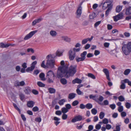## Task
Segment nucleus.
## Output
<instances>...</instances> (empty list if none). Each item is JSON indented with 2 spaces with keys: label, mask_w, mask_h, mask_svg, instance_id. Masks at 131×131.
Returning <instances> with one entry per match:
<instances>
[{
  "label": "nucleus",
  "mask_w": 131,
  "mask_h": 131,
  "mask_svg": "<svg viewBox=\"0 0 131 131\" xmlns=\"http://www.w3.org/2000/svg\"><path fill=\"white\" fill-rule=\"evenodd\" d=\"M66 71V77L68 78L70 76H73L77 72V66L71 65L68 68V66H64Z\"/></svg>",
  "instance_id": "nucleus-1"
},
{
  "label": "nucleus",
  "mask_w": 131,
  "mask_h": 131,
  "mask_svg": "<svg viewBox=\"0 0 131 131\" xmlns=\"http://www.w3.org/2000/svg\"><path fill=\"white\" fill-rule=\"evenodd\" d=\"M81 49L80 48H73V50L70 49L68 52L69 58L70 60H73L74 59L76 56V53L80 51Z\"/></svg>",
  "instance_id": "nucleus-2"
},
{
  "label": "nucleus",
  "mask_w": 131,
  "mask_h": 131,
  "mask_svg": "<svg viewBox=\"0 0 131 131\" xmlns=\"http://www.w3.org/2000/svg\"><path fill=\"white\" fill-rule=\"evenodd\" d=\"M66 72L64 66L59 67H58L57 72V76L58 78L59 79L63 77V74H65L66 76Z\"/></svg>",
  "instance_id": "nucleus-3"
},
{
  "label": "nucleus",
  "mask_w": 131,
  "mask_h": 131,
  "mask_svg": "<svg viewBox=\"0 0 131 131\" xmlns=\"http://www.w3.org/2000/svg\"><path fill=\"white\" fill-rule=\"evenodd\" d=\"M46 77L48 79V82L49 83H53L54 79V75L53 72L51 70L48 71L47 73Z\"/></svg>",
  "instance_id": "nucleus-4"
},
{
  "label": "nucleus",
  "mask_w": 131,
  "mask_h": 131,
  "mask_svg": "<svg viewBox=\"0 0 131 131\" xmlns=\"http://www.w3.org/2000/svg\"><path fill=\"white\" fill-rule=\"evenodd\" d=\"M122 50L123 53L126 55H128L131 52L126 45L123 46L122 47Z\"/></svg>",
  "instance_id": "nucleus-5"
},
{
  "label": "nucleus",
  "mask_w": 131,
  "mask_h": 131,
  "mask_svg": "<svg viewBox=\"0 0 131 131\" xmlns=\"http://www.w3.org/2000/svg\"><path fill=\"white\" fill-rule=\"evenodd\" d=\"M54 60L53 59L48 60L46 64L48 68H53L54 67Z\"/></svg>",
  "instance_id": "nucleus-6"
},
{
  "label": "nucleus",
  "mask_w": 131,
  "mask_h": 131,
  "mask_svg": "<svg viewBox=\"0 0 131 131\" xmlns=\"http://www.w3.org/2000/svg\"><path fill=\"white\" fill-rule=\"evenodd\" d=\"M37 31V30H35L31 32L25 36L24 39L25 40L31 38L36 33Z\"/></svg>",
  "instance_id": "nucleus-7"
},
{
  "label": "nucleus",
  "mask_w": 131,
  "mask_h": 131,
  "mask_svg": "<svg viewBox=\"0 0 131 131\" xmlns=\"http://www.w3.org/2000/svg\"><path fill=\"white\" fill-rule=\"evenodd\" d=\"M123 17V13H121L117 15L113 16V18L114 21L116 22L118 20L122 19Z\"/></svg>",
  "instance_id": "nucleus-8"
},
{
  "label": "nucleus",
  "mask_w": 131,
  "mask_h": 131,
  "mask_svg": "<svg viewBox=\"0 0 131 131\" xmlns=\"http://www.w3.org/2000/svg\"><path fill=\"white\" fill-rule=\"evenodd\" d=\"M82 119V116L79 115L74 117L71 120V122L73 123H74L76 121H81Z\"/></svg>",
  "instance_id": "nucleus-9"
},
{
  "label": "nucleus",
  "mask_w": 131,
  "mask_h": 131,
  "mask_svg": "<svg viewBox=\"0 0 131 131\" xmlns=\"http://www.w3.org/2000/svg\"><path fill=\"white\" fill-rule=\"evenodd\" d=\"M82 8L81 6H80L78 8L76 13V17L78 18L81 16L82 13Z\"/></svg>",
  "instance_id": "nucleus-10"
},
{
  "label": "nucleus",
  "mask_w": 131,
  "mask_h": 131,
  "mask_svg": "<svg viewBox=\"0 0 131 131\" xmlns=\"http://www.w3.org/2000/svg\"><path fill=\"white\" fill-rule=\"evenodd\" d=\"M103 71L105 73L107 79L109 81L111 80L110 78L109 73L108 70L107 69H104L103 70Z\"/></svg>",
  "instance_id": "nucleus-11"
},
{
  "label": "nucleus",
  "mask_w": 131,
  "mask_h": 131,
  "mask_svg": "<svg viewBox=\"0 0 131 131\" xmlns=\"http://www.w3.org/2000/svg\"><path fill=\"white\" fill-rule=\"evenodd\" d=\"M82 82V80L78 78H76L74 80H73L72 83L73 84L75 83L80 84Z\"/></svg>",
  "instance_id": "nucleus-12"
},
{
  "label": "nucleus",
  "mask_w": 131,
  "mask_h": 131,
  "mask_svg": "<svg viewBox=\"0 0 131 131\" xmlns=\"http://www.w3.org/2000/svg\"><path fill=\"white\" fill-rule=\"evenodd\" d=\"M125 14L126 15H129L131 14V7H129L126 8Z\"/></svg>",
  "instance_id": "nucleus-13"
},
{
  "label": "nucleus",
  "mask_w": 131,
  "mask_h": 131,
  "mask_svg": "<svg viewBox=\"0 0 131 131\" xmlns=\"http://www.w3.org/2000/svg\"><path fill=\"white\" fill-rule=\"evenodd\" d=\"M35 103L32 101H28L27 102V105L29 107H32Z\"/></svg>",
  "instance_id": "nucleus-14"
},
{
  "label": "nucleus",
  "mask_w": 131,
  "mask_h": 131,
  "mask_svg": "<svg viewBox=\"0 0 131 131\" xmlns=\"http://www.w3.org/2000/svg\"><path fill=\"white\" fill-rule=\"evenodd\" d=\"M76 94L74 93H71L68 95V98L70 99H72L75 97Z\"/></svg>",
  "instance_id": "nucleus-15"
},
{
  "label": "nucleus",
  "mask_w": 131,
  "mask_h": 131,
  "mask_svg": "<svg viewBox=\"0 0 131 131\" xmlns=\"http://www.w3.org/2000/svg\"><path fill=\"white\" fill-rule=\"evenodd\" d=\"M61 83L63 85H65L67 83V81L65 78H62L60 80Z\"/></svg>",
  "instance_id": "nucleus-16"
},
{
  "label": "nucleus",
  "mask_w": 131,
  "mask_h": 131,
  "mask_svg": "<svg viewBox=\"0 0 131 131\" xmlns=\"http://www.w3.org/2000/svg\"><path fill=\"white\" fill-rule=\"evenodd\" d=\"M24 91L25 93L27 94H29L31 92V90L30 88L28 87H26L24 90Z\"/></svg>",
  "instance_id": "nucleus-17"
},
{
  "label": "nucleus",
  "mask_w": 131,
  "mask_h": 131,
  "mask_svg": "<svg viewBox=\"0 0 131 131\" xmlns=\"http://www.w3.org/2000/svg\"><path fill=\"white\" fill-rule=\"evenodd\" d=\"M45 74L43 73H40L39 75V78H40L41 80L42 81H45L46 79L45 77Z\"/></svg>",
  "instance_id": "nucleus-18"
},
{
  "label": "nucleus",
  "mask_w": 131,
  "mask_h": 131,
  "mask_svg": "<svg viewBox=\"0 0 131 131\" xmlns=\"http://www.w3.org/2000/svg\"><path fill=\"white\" fill-rule=\"evenodd\" d=\"M10 46V45L8 44H4L3 43H0V47L2 48H6Z\"/></svg>",
  "instance_id": "nucleus-19"
},
{
  "label": "nucleus",
  "mask_w": 131,
  "mask_h": 131,
  "mask_svg": "<svg viewBox=\"0 0 131 131\" xmlns=\"http://www.w3.org/2000/svg\"><path fill=\"white\" fill-rule=\"evenodd\" d=\"M112 7L110 6L108 7L107 9L106 10L105 12V16L106 17L109 14V13L111 11V10L112 9Z\"/></svg>",
  "instance_id": "nucleus-20"
},
{
  "label": "nucleus",
  "mask_w": 131,
  "mask_h": 131,
  "mask_svg": "<svg viewBox=\"0 0 131 131\" xmlns=\"http://www.w3.org/2000/svg\"><path fill=\"white\" fill-rule=\"evenodd\" d=\"M122 6L120 5L117 6L115 9V11L116 12L119 13L122 10Z\"/></svg>",
  "instance_id": "nucleus-21"
},
{
  "label": "nucleus",
  "mask_w": 131,
  "mask_h": 131,
  "mask_svg": "<svg viewBox=\"0 0 131 131\" xmlns=\"http://www.w3.org/2000/svg\"><path fill=\"white\" fill-rule=\"evenodd\" d=\"M62 40L68 42H70L71 41L70 39L67 37H62Z\"/></svg>",
  "instance_id": "nucleus-22"
},
{
  "label": "nucleus",
  "mask_w": 131,
  "mask_h": 131,
  "mask_svg": "<svg viewBox=\"0 0 131 131\" xmlns=\"http://www.w3.org/2000/svg\"><path fill=\"white\" fill-rule=\"evenodd\" d=\"M19 95L21 100L23 102H24L25 101L24 99L25 98V96L22 93H20Z\"/></svg>",
  "instance_id": "nucleus-23"
},
{
  "label": "nucleus",
  "mask_w": 131,
  "mask_h": 131,
  "mask_svg": "<svg viewBox=\"0 0 131 131\" xmlns=\"http://www.w3.org/2000/svg\"><path fill=\"white\" fill-rule=\"evenodd\" d=\"M41 20V19L40 18H39L34 20L32 22V25L33 26L35 25L37 23L40 22Z\"/></svg>",
  "instance_id": "nucleus-24"
},
{
  "label": "nucleus",
  "mask_w": 131,
  "mask_h": 131,
  "mask_svg": "<svg viewBox=\"0 0 131 131\" xmlns=\"http://www.w3.org/2000/svg\"><path fill=\"white\" fill-rule=\"evenodd\" d=\"M87 54V52L86 51L83 52L81 54V57L84 60L85 58V56Z\"/></svg>",
  "instance_id": "nucleus-25"
},
{
  "label": "nucleus",
  "mask_w": 131,
  "mask_h": 131,
  "mask_svg": "<svg viewBox=\"0 0 131 131\" xmlns=\"http://www.w3.org/2000/svg\"><path fill=\"white\" fill-rule=\"evenodd\" d=\"M48 90L49 92L51 94L54 93L56 92L55 90L51 88H49Z\"/></svg>",
  "instance_id": "nucleus-26"
},
{
  "label": "nucleus",
  "mask_w": 131,
  "mask_h": 131,
  "mask_svg": "<svg viewBox=\"0 0 131 131\" xmlns=\"http://www.w3.org/2000/svg\"><path fill=\"white\" fill-rule=\"evenodd\" d=\"M50 34L52 37H55L57 33L55 31L51 30L50 32Z\"/></svg>",
  "instance_id": "nucleus-27"
},
{
  "label": "nucleus",
  "mask_w": 131,
  "mask_h": 131,
  "mask_svg": "<svg viewBox=\"0 0 131 131\" xmlns=\"http://www.w3.org/2000/svg\"><path fill=\"white\" fill-rule=\"evenodd\" d=\"M110 6L109 4H108L106 2H105L103 4V8L104 9H105L107 7Z\"/></svg>",
  "instance_id": "nucleus-28"
},
{
  "label": "nucleus",
  "mask_w": 131,
  "mask_h": 131,
  "mask_svg": "<svg viewBox=\"0 0 131 131\" xmlns=\"http://www.w3.org/2000/svg\"><path fill=\"white\" fill-rule=\"evenodd\" d=\"M131 70L130 69H127L124 71V74L125 75H127L130 72Z\"/></svg>",
  "instance_id": "nucleus-29"
},
{
  "label": "nucleus",
  "mask_w": 131,
  "mask_h": 131,
  "mask_svg": "<svg viewBox=\"0 0 131 131\" xmlns=\"http://www.w3.org/2000/svg\"><path fill=\"white\" fill-rule=\"evenodd\" d=\"M34 69V67L31 66L30 67H28L26 69V71L27 72H29L32 71Z\"/></svg>",
  "instance_id": "nucleus-30"
},
{
  "label": "nucleus",
  "mask_w": 131,
  "mask_h": 131,
  "mask_svg": "<svg viewBox=\"0 0 131 131\" xmlns=\"http://www.w3.org/2000/svg\"><path fill=\"white\" fill-rule=\"evenodd\" d=\"M96 95H93L92 94H91L89 96V97L90 99H92L93 100H95V101L97 102V100L96 98Z\"/></svg>",
  "instance_id": "nucleus-31"
},
{
  "label": "nucleus",
  "mask_w": 131,
  "mask_h": 131,
  "mask_svg": "<svg viewBox=\"0 0 131 131\" xmlns=\"http://www.w3.org/2000/svg\"><path fill=\"white\" fill-rule=\"evenodd\" d=\"M37 84L39 86L41 87H44L45 86V84L40 81H38L37 82Z\"/></svg>",
  "instance_id": "nucleus-32"
},
{
  "label": "nucleus",
  "mask_w": 131,
  "mask_h": 131,
  "mask_svg": "<svg viewBox=\"0 0 131 131\" xmlns=\"http://www.w3.org/2000/svg\"><path fill=\"white\" fill-rule=\"evenodd\" d=\"M85 107L88 109H90L92 108V105L91 103H88L85 105Z\"/></svg>",
  "instance_id": "nucleus-33"
},
{
  "label": "nucleus",
  "mask_w": 131,
  "mask_h": 131,
  "mask_svg": "<svg viewBox=\"0 0 131 131\" xmlns=\"http://www.w3.org/2000/svg\"><path fill=\"white\" fill-rule=\"evenodd\" d=\"M75 60L77 62H79L81 61H83L84 60L81 57H78L75 58Z\"/></svg>",
  "instance_id": "nucleus-34"
},
{
  "label": "nucleus",
  "mask_w": 131,
  "mask_h": 131,
  "mask_svg": "<svg viewBox=\"0 0 131 131\" xmlns=\"http://www.w3.org/2000/svg\"><path fill=\"white\" fill-rule=\"evenodd\" d=\"M118 99L119 101L121 102L124 101L125 99L124 97L122 95H120L118 97Z\"/></svg>",
  "instance_id": "nucleus-35"
},
{
  "label": "nucleus",
  "mask_w": 131,
  "mask_h": 131,
  "mask_svg": "<svg viewBox=\"0 0 131 131\" xmlns=\"http://www.w3.org/2000/svg\"><path fill=\"white\" fill-rule=\"evenodd\" d=\"M13 105L15 109L17 110L19 112V113L20 114L21 113V111L20 110L18 107L17 105L15 103H13Z\"/></svg>",
  "instance_id": "nucleus-36"
},
{
  "label": "nucleus",
  "mask_w": 131,
  "mask_h": 131,
  "mask_svg": "<svg viewBox=\"0 0 131 131\" xmlns=\"http://www.w3.org/2000/svg\"><path fill=\"white\" fill-rule=\"evenodd\" d=\"M65 102V100L62 99L59 101L58 102V103L60 105H63L64 103Z\"/></svg>",
  "instance_id": "nucleus-37"
},
{
  "label": "nucleus",
  "mask_w": 131,
  "mask_h": 131,
  "mask_svg": "<svg viewBox=\"0 0 131 131\" xmlns=\"http://www.w3.org/2000/svg\"><path fill=\"white\" fill-rule=\"evenodd\" d=\"M61 111L63 114H65L68 111V110L65 107H63L61 109Z\"/></svg>",
  "instance_id": "nucleus-38"
},
{
  "label": "nucleus",
  "mask_w": 131,
  "mask_h": 131,
  "mask_svg": "<svg viewBox=\"0 0 131 131\" xmlns=\"http://www.w3.org/2000/svg\"><path fill=\"white\" fill-rule=\"evenodd\" d=\"M95 17V14L93 13L89 15V18L91 19H93Z\"/></svg>",
  "instance_id": "nucleus-39"
},
{
  "label": "nucleus",
  "mask_w": 131,
  "mask_h": 131,
  "mask_svg": "<svg viewBox=\"0 0 131 131\" xmlns=\"http://www.w3.org/2000/svg\"><path fill=\"white\" fill-rule=\"evenodd\" d=\"M88 76L93 79H95V75L92 74L91 73H89L88 74Z\"/></svg>",
  "instance_id": "nucleus-40"
},
{
  "label": "nucleus",
  "mask_w": 131,
  "mask_h": 131,
  "mask_svg": "<svg viewBox=\"0 0 131 131\" xmlns=\"http://www.w3.org/2000/svg\"><path fill=\"white\" fill-rule=\"evenodd\" d=\"M105 114L103 112H100L99 115V117L101 119H103L104 117Z\"/></svg>",
  "instance_id": "nucleus-41"
},
{
  "label": "nucleus",
  "mask_w": 131,
  "mask_h": 131,
  "mask_svg": "<svg viewBox=\"0 0 131 131\" xmlns=\"http://www.w3.org/2000/svg\"><path fill=\"white\" fill-rule=\"evenodd\" d=\"M91 112L94 115H95L97 112V110L95 108L92 109L91 110Z\"/></svg>",
  "instance_id": "nucleus-42"
},
{
  "label": "nucleus",
  "mask_w": 131,
  "mask_h": 131,
  "mask_svg": "<svg viewBox=\"0 0 131 131\" xmlns=\"http://www.w3.org/2000/svg\"><path fill=\"white\" fill-rule=\"evenodd\" d=\"M79 102L77 100H75L72 103V105L73 106H75L78 104Z\"/></svg>",
  "instance_id": "nucleus-43"
},
{
  "label": "nucleus",
  "mask_w": 131,
  "mask_h": 131,
  "mask_svg": "<svg viewBox=\"0 0 131 131\" xmlns=\"http://www.w3.org/2000/svg\"><path fill=\"white\" fill-rule=\"evenodd\" d=\"M118 110L120 112H122L123 110V106H120L118 108Z\"/></svg>",
  "instance_id": "nucleus-44"
},
{
  "label": "nucleus",
  "mask_w": 131,
  "mask_h": 131,
  "mask_svg": "<svg viewBox=\"0 0 131 131\" xmlns=\"http://www.w3.org/2000/svg\"><path fill=\"white\" fill-rule=\"evenodd\" d=\"M27 51L28 52H31L32 53H34V49L32 48L27 49Z\"/></svg>",
  "instance_id": "nucleus-45"
},
{
  "label": "nucleus",
  "mask_w": 131,
  "mask_h": 131,
  "mask_svg": "<svg viewBox=\"0 0 131 131\" xmlns=\"http://www.w3.org/2000/svg\"><path fill=\"white\" fill-rule=\"evenodd\" d=\"M68 118V115L65 114H63L62 116V118L63 119L65 120L66 119Z\"/></svg>",
  "instance_id": "nucleus-46"
},
{
  "label": "nucleus",
  "mask_w": 131,
  "mask_h": 131,
  "mask_svg": "<svg viewBox=\"0 0 131 131\" xmlns=\"http://www.w3.org/2000/svg\"><path fill=\"white\" fill-rule=\"evenodd\" d=\"M37 61H35L33 62H32L31 64V66L32 67H34V68L35 69V66L37 64Z\"/></svg>",
  "instance_id": "nucleus-47"
},
{
  "label": "nucleus",
  "mask_w": 131,
  "mask_h": 131,
  "mask_svg": "<svg viewBox=\"0 0 131 131\" xmlns=\"http://www.w3.org/2000/svg\"><path fill=\"white\" fill-rule=\"evenodd\" d=\"M127 46V47L129 49L131 52V42H129L126 44Z\"/></svg>",
  "instance_id": "nucleus-48"
},
{
  "label": "nucleus",
  "mask_w": 131,
  "mask_h": 131,
  "mask_svg": "<svg viewBox=\"0 0 131 131\" xmlns=\"http://www.w3.org/2000/svg\"><path fill=\"white\" fill-rule=\"evenodd\" d=\"M108 120L107 118H105L103 120V123L105 124H107L108 123Z\"/></svg>",
  "instance_id": "nucleus-49"
},
{
  "label": "nucleus",
  "mask_w": 131,
  "mask_h": 131,
  "mask_svg": "<svg viewBox=\"0 0 131 131\" xmlns=\"http://www.w3.org/2000/svg\"><path fill=\"white\" fill-rule=\"evenodd\" d=\"M126 107L127 108L129 109L131 107V104L128 102H127L125 104Z\"/></svg>",
  "instance_id": "nucleus-50"
},
{
  "label": "nucleus",
  "mask_w": 131,
  "mask_h": 131,
  "mask_svg": "<svg viewBox=\"0 0 131 131\" xmlns=\"http://www.w3.org/2000/svg\"><path fill=\"white\" fill-rule=\"evenodd\" d=\"M39 72L40 71L38 70L37 69L35 70L34 71L33 74L37 75L39 73Z\"/></svg>",
  "instance_id": "nucleus-51"
},
{
  "label": "nucleus",
  "mask_w": 131,
  "mask_h": 131,
  "mask_svg": "<svg viewBox=\"0 0 131 131\" xmlns=\"http://www.w3.org/2000/svg\"><path fill=\"white\" fill-rule=\"evenodd\" d=\"M88 42V40L87 38L85 39H83L82 41V45H84L86 44Z\"/></svg>",
  "instance_id": "nucleus-52"
},
{
  "label": "nucleus",
  "mask_w": 131,
  "mask_h": 131,
  "mask_svg": "<svg viewBox=\"0 0 131 131\" xmlns=\"http://www.w3.org/2000/svg\"><path fill=\"white\" fill-rule=\"evenodd\" d=\"M125 84L122 83L120 86V88L121 89H125Z\"/></svg>",
  "instance_id": "nucleus-53"
},
{
  "label": "nucleus",
  "mask_w": 131,
  "mask_h": 131,
  "mask_svg": "<svg viewBox=\"0 0 131 131\" xmlns=\"http://www.w3.org/2000/svg\"><path fill=\"white\" fill-rule=\"evenodd\" d=\"M65 106L66 107V108L68 110L70 109L71 107V105L70 104H66V105Z\"/></svg>",
  "instance_id": "nucleus-54"
},
{
  "label": "nucleus",
  "mask_w": 131,
  "mask_h": 131,
  "mask_svg": "<svg viewBox=\"0 0 131 131\" xmlns=\"http://www.w3.org/2000/svg\"><path fill=\"white\" fill-rule=\"evenodd\" d=\"M101 21H99L96 22L94 25L95 27H96L99 25L101 23Z\"/></svg>",
  "instance_id": "nucleus-55"
},
{
  "label": "nucleus",
  "mask_w": 131,
  "mask_h": 131,
  "mask_svg": "<svg viewBox=\"0 0 131 131\" xmlns=\"http://www.w3.org/2000/svg\"><path fill=\"white\" fill-rule=\"evenodd\" d=\"M45 61L44 60L43 61L41 65V67L44 68H45L46 67V66L45 65Z\"/></svg>",
  "instance_id": "nucleus-56"
},
{
  "label": "nucleus",
  "mask_w": 131,
  "mask_h": 131,
  "mask_svg": "<svg viewBox=\"0 0 131 131\" xmlns=\"http://www.w3.org/2000/svg\"><path fill=\"white\" fill-rule=\"evenodd\" d=\"M14 85L15 86H19V82L18 81H16L14 83Z\"/></svg>",
  "instance_id": "nucleus-57"
},
{
  "label": "nucleus",
  "mask_w": 131,
  "mask_h": 131,
  "mask_svg": "<svg viewBox=\"0 0 131 131\" xmlns=\"http://www.w3.org/2000/svg\"><path fill=\"white\" fill-rule=\"evenodd\" d=\"M39 110L37 106L34 107L32 109V110L34 112H37Z\"/></svg>",
  "instance_id": "nucleus-58"
},
{
  "label": "nucleus",
  "mask_w": 131,
  "mask_h": 131,
  "mask_svg": "<svg viewBox=\"0 0 131 131\" xmlns=\"http://www.w3.org/2000/svg\"><path fill=\"white\" fill-rule=\"evenodd\" d=\"M25 84V83L24 81H22L19 82V86H23Z\"/></svg>",
  "instance_id": "nucleus-59"
},
{
  "label": "nucleus",
  "mask_w": 131,
  "mask_h": 131,
  "mask_svg": "<svg viewBox=\"0 0 131 131\" xmlns=\"http://www.w3.org/2000/svg\"><path fill=\"white\" fill-rule=\"evenodd\" d=\"M110 107L113 110L115 108L116 106L115 104H113L110 105Z\"/></svg>",
  "instance_id": "nucleus-60"
},
{
  "label": "nucleus",
  "mask_w": 131,
  "mask_h": 131,
  "mask_svg": "<svg viewBox=\"0 0 131 131\" xmlns=\"http://www.w3.org/2000/svg\"><path fill=\"white\" fill-rule=\"evenodd\" d=\"M32 93L35 95L38 94V91L35 90H32Z\"/></svg>",
  "instance_id": "nucleus-61"
},
{
  "label": "nucleus",
  "mask_w": 131,
  "mask_h": 131,
  "mask_svg": "<svg viewBox=\"0 0 131 131\" xmlns=\"http://www.w3.org/2000/svg\"><path fill=\"white\" fill-rule=\"evenodd\" d=\"M62 54V53L61 52L57 51L56 52V55L57 56H61Z\"/></svg>",
  "instance_id": "nucleus-62"
},
{
  "label": "nucleus",
  "mask_w": 131,
  "mask_h": 131,
  "mask_svg": "<svg viewBox=\"0 0 131 131\" xmlns=\"http://www.w3.org/2000/svg\"><path fill=\"white\" fill-rule=\"evenodd\" d=\"M93 128V126L92 125H90L88 127L89 129L86 131H91L92 130Z\"/></svg>",
  "instance_id": "nucleus-63"
},
{
  "label": "nucleus",
  "mask_w": 131,
  "mask_h": 131,
  "mask_svg": "<svg viewBox=\"0 0 131 131\" xmlns=\"http://www.w3.org/2000/svg\"><path fill=\"white\" fill-rule=\"evenodd\" d=\"M100 51L98 50H95L94 51V54L96 56L100 54Z\"/></svg>",
  "instance_id": "nucleus-64"
}]
</instances>
